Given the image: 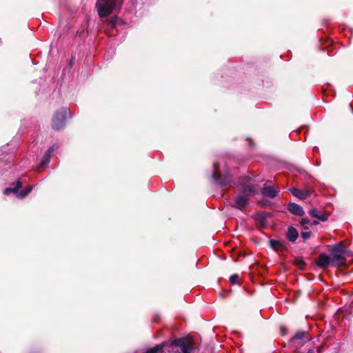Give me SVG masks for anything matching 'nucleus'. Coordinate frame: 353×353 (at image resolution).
Instances as JSON below:
<instances>
[{"label":"nucleus","mask_w":353,"mask_h":353,"mask_svg":"<svg viewBox=\"0 0 353 353\" xmlns=\"http://www.w3.org/2000/svg\"><path fill=\"white\" fill-rule=\"evenodd\" d=\"M305 332H298L294 335V339L298 340H301L305 338Z\"/></svg>","instance_id":"f3484780"},{"label":"nucleus","mask_w":353,"mask_h":353,"mask_svg":"<svg viewBox=\"0 0 353 353\" xmlns=\"http://www.w3.org/2000/svg\"><path fill=\"white\" fill-rule=\"evenodd\" d=\"M122 3L123 0H98L96 8L99 17H105L119 9Z\"/></svg>","instance_id":"f03ea898"},{"label":"nucleus","mask_w":353,"mask_h":353,"mask_svg":"<svg viewBox=\"0 0 353 353\" xmlns=\"http://www.w3.org/2000/svg\"><path fill=\"white\" fill-rule=\"evenodd\" d=\"M55 150V147L53 145L50 147L45 153L43 159L39 166V170L41 171L43 168H45L49 163L51 159V157L53 152Z\"/></svg>","instance_id":"0eeeda50"},{"label":"nucleus","mask_w":353,"mask_h":353,"mask_svg":"<svg viewBox=\"0 0 353 353\" xmlns=\"http://www.w3.org/2000/svg\"><path fill=\"white\" fill-rule=\"evenodd\" d=\"M239 276L237 274H233L230 277V281L232 284H235L238 279Z\"/></svg>","instance_id":"aec40b11"},{"label":"nucleus","mask_w":353,"mask_h":353,"mask_svg":"<svg viewBox=\"0 0 353 353\" xmlns=\"http://www.w3.org/2000/svg\"><path fill=\"white\" fill-rule=\"evenodd\" d=\"M242 193L244 195L248 196H254L258 193V189L251 184H244L242 186L241 189Z\"/></svg>","instance_id":"9d476101"},{"label":"nucleus","mask_w":353,"mask_h":353,"mask_svg":"<svg viewBox=\"0 0 353 353\" xmlns=\"http://www.w3.org/2000/svg\"><path fill=\"white\" fill-rule=\"evenodd\" d=\"M310 223V220L308 219H303L301 221V225H305V224H308Z\"/></svg>","instance_id":"b1692460"},{"label":"nucleus","mask_w":353,"mask_h":353,"mask_svg":"<svg viewBox=\"0 0 353 353\" xmlns=\"http://www.w3.org/2000/svg\"><path fill=\"white\" fill-rule=\"evenodd\" d=\"M309 214L312 217H316L317 218L319 213V212L317 211V210L316 209H311L310 211H309Z\"/></svg>","instance_id":"6ab92c4d"},{"label":"nucleus","mask_w":353,"mask_h":353,"mask_svg":"<svg viewBox=\"0 0 353 353\" xmlns=\"http://www.w3.org/2000/svg\"><path fill=\"white\" fill-rule=\"evenodd\" d=\"M32 190V186H30L22 190L20 192H18L17 194V197L19 199H23L26 197Z\"/></svg>","instance_id":"dca6fc26"},{"label":"nucleus","mask_w":353,"mask_h":353,"mask_svg":"<svg viewBox=\"0 0 353 353\" xmlns=\"http://www.w3.org/2000/svg\"><path fill=\"white\" fill-rule=\"evenodd\" d=\"M117 21V18L114 17V18H112L110 22H109V24L111 27H114L115 25H116V21Z\"/></svg>","instance_id":"5701e85b"},{"label":"nucleus","mask_w":353,"mask_h":353,"mask_svg":"<svg viewBox=\"0 0 353 353\" xmlns=\"http://www.w3.org/2000/svg\"><path fill=\"white\" fill-rule=\"evenodd\" d=\"M70 114V110L67 108H62L57 110L54 114L52 119V128L53 129L58 130L63 128L65 125V121L67 115Z\"/></svg>","instance_id":"20e7f679"},{"label":"nucleus","mask_w":353,"mask_h":353,"mask_svg":"<svg viewBox=\"0 0 353 353\" xmlns=\"http://www.w3.org/2000/svg\"><path fill=\"white\" fill-rule=\"evenodd\" d=\"M301 236L304 239H307L310 236V232H301Z\"/></svg>","instance_id":"4be33fe9"},{"label":"nucleus","mask_w":353,"mask_h":353,"mask_svg":"<svg viewBox=\"0 0 353 353\" xmlns=\"http://www.w3.org/2000/svg\"><path fill=\"white\" fill-rule=\"evenodd\" d=\"M288 210L292 214L299 215V216H303L304 214V210L303 208L294 203H290L288 205Z\"/></svg>","instance_id":"9b49d317"},{"label":"nucleus","mask_w":353,"mask_h":353,"mask_svg":"<svg viewBox=\"0 0 353 353\" xmlns=\"http://www.w3.org/2000/svg\"><path fill=\"white\" fill-rule=\"evenodd\" d=\"M214 172H213V179L216 182L217 184H219L221 186H225L228 185L231 181V178L230 176L226 175L224 176H222L219 174V169L218 168L217 163H214Z\"/></svg>","instance_id":"39448f33"},{"label":"nucleus","mask_w":353,"mask_h":353,"mask_svg":"<svg viewBox=\"0 0 353 353\" xmlns=\"http://www.w3.org/2000/svg\"><path fill=\"white\" fill-rule=\"evenodd\" d=\"M330 263H332V260L330 257L324 253H322L319 255V259L316 261L317 265L319 268L323 269L327 268Z\"/></svg>","instance_id":"1a4fd4ad"},{"label":"nucleus","mask_w":353,"mask_h":353,"mask_svg":"<svg viewBox=\"0 0 353 353\" xmlns=\"http://www.w3.org/2000/svg\"><path fill=\"white\" fill-rule=\"evenodd\" d=\"M164 353H192L194 347L185 338L165 342Z\"/></svg>","instance_id":"f257e3e1"},{"label":"nucleus","mask_w":353,"mask_h":353,"mask_svg":"<svg viewBox=\"0 0 353 353\" xmlns=\"http://www.w3.org/2000/svg\"><path fill=\"white\" fill-rule=\"evenodd\" d=\"M22 186L21 181L19 179L16 181V183H12L10 187L7 188L4 190L3 193L6 195L9 194L10 193H15L17 194V190L21 188Z\"/></svg>","instance_id":"f8f14e48"},{"label":"nucleus","mask_w":353,"mask_h":353,"mask_svg":"<svg viewBox=\"0 0 353 353\" xmlns=\"http://www.w3.org/2000/svg\"><path fill=\"white\" fill-rule=\"evenodd\" d=\"M279 192V188L266 183L261 190V194L265 197L274 199L278 195Z\"/></svg>","instance_id":"423d86ee"},{"label":"nucleus","mask_w":353,"mask_h":353,"mask_svg":"<svg viewBox=\"0 0 353 353\" xmlns=\"http://www.w3.org/2000/svg\"><path fill=\"white\" fill-rule=\"evenodd\" d=\"M317 224H319V221H312L311 223V225H316Z\"/></svg>","instance_id":"393cba45"},{"label":"nucleus","mask_w":353,"mask_h":353,"mask_svg":"<svg viewBox=\"0 0 353 353\" xmlns=\"http://www.w3.org/2000/svg\"><path fill=\"white\" fill-rule=\"evenodd\" d=\"M249 200L244 194H239L235 197L234 206L239 210L243 209L248 204Z\"/></svg>","instance_id":"6e6552de"},{"label":"nucleus","mask_w":353,"mask_h":353,"mask_svg":"<svg viewBox=\"0 0 353 353\" xmlns=\"http://www.w3.org/2000/svg\"><path fill=\"white\" fill-rule=\"evenodd\" d=\"M270 243L271 247L274 249H276L278 245H281V243L276 240H270Z\"/></svg>","instance_id":"a211bd4d"},{"label":"nucleus","mask_w":353,"mask_h":353,"mask_svg":"<svg viewBox=\"0 0 353 353\" xmlns=\"http://www.w3.org/2000/svg\"><path fill=\"white\" fill-rule=\"evenodd\" d=\"M317 219L322 221H325L327 219V216L325 214H319Z\"/></svg>","instance_id":"412c9836"},{"label":"nucleus","mask_w":353,"mask_h":353,"mask_svg":"<svg viewBox=\"0 0 353 353\" xmlns=\"http://www.w3.org/2000/svg\"><path fill=\"white\" fill-rule=\"evenodd\" d=\"M288 239L291 242H294L299 236L298 231L294 227H289L286 234Z\"/></svg>","instance_id":"ddd939ff"},{"label":"nucleus","mask_w":353,"mask_h":353,"mask_svg":"<svg viewBox=\"0 0 353 353\" xmlns=\"http://www.w3.org/2000/svg\"><path fill=\"white\" fill-rule=\"evenodd\" d=\"M290 191L294 196L301 200L305 199L307 196V193L303 192L300 190L295 188H290Z\"/></svg>","instance_id":"2eb2a0df"},{"label":"nucleus","mask_w":353,"mask_h":353,"mask_svg":"<svg viewBox=\"0 0 353 353\" xmlns=\"http://www.w3.org/2000/svg\"><path fill=\"white\" fill-rule=\"evenodd\" d=\"M332 254V265L334 266H340L345 263L346 259L343 256L345 252L344 248L341 243L335 244L331 249Z\"/></svg>","instance_id":"7ed1b4c3"},{"label":"nucleus","mask_w":353,"mask_h":353,"mask_svg":"<svg viewBox=\"0 0 353 353\" xmlns=\"http://www.w3.org/2000/svg\"><path fill=\"white\" fill-rule=\"evenodd\" d=\"M165 346V343L157 345L154 347L146 350L145 353H164Z\"/></svg>","instance_id":"4468645a"},{"label":"nucleus","mask_w":353,"mask_h":353,"mask_svg":"<svg viewBox=\"0 0 353 353\" xmlns=\"http://www.w3.org/2000/svg\"><path fill=\"white\" fill-rule=\"evenodd\" d=\"M307 353H314V351L312 349L309 350Z\"/></svg>","instance_id":"a878e982"}]
</instances>
